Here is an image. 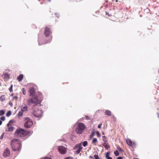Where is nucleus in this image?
Masks as SVG:
<instances>
[{"label": "nucleus", "instance_id": "obj_1", "mask_svg": "<svg viewBox=\"0 0 159 159\" xmlns=\"http://www.w3.org/2000/svg\"><path fill=\"white\" fill-rule=\"evenodd\" d=\"M31 134L30 131L25 130L22 129L18 128L16 131L15 135L18 137H22Z\"/></svg>", "mask_w": 159, "mask_h": 159}, {"label": "nucleus", "instance_id": "obj_2", "mask_svg": "<svg viewBox=\"0 0 159 159\" xmlns=\"http://www.w3.org/2000/svg\"><path fill=\"white\" fill-rule=\"evenodd\" d=\"M11 145L13 150L14 151L19 150L21 148V143L18 139H13L11 142Z\"/></svg>", "mask_w": 159, "mask_h": 159}, {"label": "nucleus", "instance_id": "obj_3", "mask_svg": "<svg viewBox=\"0 0 159 159\" xmlns=\"http://www.w3.org/2000/svg\"><path fill=\"white\" fill-rule=\"evenodd\" d=\"M41 102V101L39 99L38 97L37 96L30 98L27 100V103L29 105H31L32 103L37 105Z\"/></svg>", "mask_w": 159, "mask_h": 159}, {"label": "nucleus", "instance_id": "obj_4", "mask_svg": "<svg viewBox=\"0 0 159 159\" xmlns=\"http://www.w3.org/2000/svg\"><path fill=\"white\" fill-rule=\"evenodd\" d=\"M86 127L84 123H79L78 124L77 127L75 129V132L78 134H82Z\"/></svg>", "mask_w": 159, "mask_h": 159}, {"label": "nucleus", "instance_id": "obj_5", "mask_svg": "<svg viewBox=\"0 0 159 159\" xmlns=\"http://www.w3.org/2000/svg\"><path fill=\"white\" fill-rule=\"evenodd\" d=\"M25 122L24 124V126L26 128H30L33 125V122L32 120L28 117L25 118Z\"/></svg>", "mask_w": 159, "mask_h": 159}, {"label": "nucleus", "instance_id": "obj_6", "mask_svg": "<svg viewBox=\"0 0 159 159\" xmlns=\"http://www.w3.org/2000/svg\"><path fill=\"white\" fill-rule=\"evenodd\" d=\"M32 115L35 117L41 118L42 116L43 112L41 110L36 109L34 110L32 112Z\"/></svg>", "mask_w": 159, "mask_h": 159}, {"label": "nucleus", "instance_id": "obj_7", "mask_svg": "<svg viewBox=\"0 0 159 159\" xmlns=\"http://www.w3.org/2000/svg\"><path fill=\"white\" fill-rule=\"evenodd\" d=\"M58 150L60 153L61 154H65L66 152V148L63 146H58Z\"/></svg>", "mask_w": 159, "mask_h": 159}, {"label": "nucleus", "instance_id": "obj_8", "mask_svg": "<svg viewBox=\"0 0 159 159\" xmlns=\"http://www.w3.org/2000/svg\"><path fill=\"white\" fill-rule=\"evenodd\" d=\"M10 155V151L8 148H7L4 151L3 156L4 157H7Z\"/></svg>", "mask_w": 159, "mask_h": 159}, {"label": "nucleus", "instance_id": "obj_9", "mask_svg": "<svg viewBox=\"0 0 159 159\" xmlns=\"http://www.w3.org/2000/svg\"><path fill=\"white\" fill-rule=\"evenodd\" d=\"M51 33V31L50 29L48 27H46L45 28L44 34L45 35L48 37L49 35Z\"/></svg>", "mask_w": 159, "mask_h": 159}, {"label": "nucleus", "instance_id": "obj_10", "mask_svg": "<svg viewBox=\"0 0 159 159\" xmlns=\"http://www.w3.org/2000/svg\"><path fill=\"white\" fill-rule=\"evenodd\" d=\"M126 143L128 145L130 146H134L135 145V143H132L131 140L129 139H126Z\"/></svg>", "mask_w": 159, "mask_h": 159}, {"label": "nucleus", "instance_id": "obj_11", "mask_svg": "<svg viewBox=\"0 0 159 159\" xmlns=\"http://www.w3.org/2000/svg\"><path fill=\"white\" fill-rule=\"evenodd\" d=\"M29 92L30 93V96L32 97L33 96L35 93L34 89L33 88H32L30 89L29 90Z\"/></svg>", "mask_w": 159, "mask_h": 159}, {"label": "nucleus", "instance_id": "obj_12", "mask_svg": "<svg viewBox=\"0 0 159 159\" xmlns=\"http://www.w3.org/2000/svg\"><path fill=\"white\" fill-rule=\"evenodd\" d=\"M8 128L6 129L7 131L9 132H12L14 130V128L12 125H7Z\"/></svg>", "mask_w": 159, "mask_h": 159}, {"label": "nucleus", "instance_id": "obj_13", "mask_svg": "<svg viewBox=\"0 0 159 159\" xmlns=\"http://www.w3.org/2000/svg\"><path fill=\"white\" fill-rule=\"evenodd\" d=\"M21 111L23 112H25L27 111L28 110V107L27 106L25 105L24 106H22L21 107Z\"/></svg>", "mask_w": 159, "mask_h": 159}, {"label": "nucleus", "instance_id": "obj_14", "mask_svg": "<svg viewBox=\"0 0 159 159\" xmlns=\"http://www.w3.org/2000/svg\"><path fill=\"white\" fill-rule=\"evenodd\" d=\"M24 78V75L23 74H20L17 78V80L18 82L21 81Z\"/></svg>", "mask_w": 159, "mask_h": 159}, {"label": "nucleus", "instance_id": "obj_15", "mask_svg": "<svg viewBox=\"0 0 159 159\" xmlns=\"http://www.w3.org/2000/svg\"><path fill=\"white\" fill-rule=\"evenodd\" d=\"M82 143H79V144H77L76 145H75L74 148V149H76L77 148H82V144H81Z\"/></svg>", "mask_w": 159, "mask_h": 159}, {"label": "nucleus", "instance_id": "obj_16", "mask_svg": "<svg viewBox=\"0 0 159 159\" xmlns=\"http://www.w3.org/2000/svg\"><path fill=\"white\" fill-rule=\"evenodd\" d=\"M111 111L108 110H106L105 112V114L108 116H110L111 115Z\"/></svg>", "mask_w": 159, "mask_h": 159}, {"label": "nucleus", "instance_id": "obj_17", "mask_svg": "<svg viewBox=\"0 0 159 159\" xmlns=\"http://www.w3.org/2000/svg\"><path fill=\"white\" fill-rule=\"evenodd\" d=\"M4 77L5 79H9L10 78L9 75L8 74L5 73L4 74Z\"/></svg>", "mask_w": 159, "mask_h": 159}, {"label": "nucleus", "instance_id": "obj_18", "mask_svg": "<svg viewBox=\"0 0 159 159\" xmlns=\"http://www.w3.org/2000/svg\"><path fill=\"white\" fill-rule=\"evenodd\" d=\"M15 121L14 120H10L8 123L7 124V125H11V124L14 123Z\"/></svg>", "mask_w": 159, "mask_h": 159}, {"label": "nucleus", "instance_id": "obj_19", "mask_svg": "<svg viewBox=\"0 0 159 159\" xmlns=\"http://www.w3.org/2000/svg\"><path fill=\"white\" fill-rule=\"evenodd\" d=\"M23 112H24L22 111H19L18 114V117H20L22 116L23 115Z\"/></svg>", "mask_w": 159, "mask_h": 159}, {"label": "nucleus", "instance_id": "obj_20", "mask_svg": "<svg viewBox=\"0 0 159 159\" xmlns=\"http://www.w3.org/2000/svg\"><path fill=\"white\" fill-rule=\"evenodd\" d=\"M0 100L2 101L5 100V97L4 95H2L0 97Z\"/></svg>", "mask_w": 159, "mask_h": 159}, {"label": "nucleus", "instance_id": "obj_21", "mask_svg": "<svg viewBox=\"0 0 159 159\" xmlns=\"http://www.w3.org/2000/svg\"><path fill=\"white\" fill-rule=\"evenodd\" d=\"M11 111H8L6 113V115L7 117H9L11 115Z\"/></svg>", "mask_w": 159, "mask_h": 159}, {"label": "nucleus", "instance_id": "obj_22", "mask_svg": "<svg viewBox=\"0 0 159 159\" xmlns=\"http://www.w3.org/2000/svg\"><path fill=\"white\" fill-rule=\"evenodd\" d=\"M44 40H39V45H43V44H44L45 43H43Z\"/></svg>", "mask_w": 159, "mask_h": 159}, {"label": "nucleus", "instance_id": "obj_23", "mask_svg": "<svg viewBox=\"0 0 159 159\" xmlns=\"http://www.w3.org/2000/svg\"><path fill=\"white\" fill-rule=\"evenodd\" d=\"M5 111L3 110H0V116L3 115L4 114Z\"/></svg>", "mask_w": 159, "mask_h": 159}, {"label": "nucleus", "instance_id": "obj_24", "mask_svg": "<svg viewBox=\"0 0 159 159\" xmlns=\"http://www.w3.org/2000/svg\"><path fill=\"white\" fill-rule=\"evenodd\" d=\"M82 148H78L76 151L77 153L78 154H79L80 153L81 150L82 149Z\"/></svg>", "mask_w": 159, "mask_h": 159}, {"label": "nucleus", "instance_id": "obj_25", "mask_svg": "<svg viewBox=\"0 0 159 159\" xmlns=\"http://www.w3.org/2000/svg\"><path fill=\"white\" fill-rule=\"evenodd\" d=\"M83 146L85 147L88 145V142L86 141H85L83 143Z\"/></svg>", "mask_w": 159, "mask_h": 159}, {"label": "nucleus", "instance_id": "obj_26", "mask_svg": "<svg viewBox=\"0 0 159 159\" xmlns=\"http://www.w3.org/2000/svg\"><path fill=\"white\" fill-rule=\"evenodd\" d=\"M40 159H52V158L51 157H43Z\"/></svg>", "mask_w": 159, "mask_h": 159}, {"label": "nucleus", "instance_id": "obj_27", "mask_svg": "<svg viewBox=\"0 0 159 159\" xmlns=\"http://www.w3.org/2000/svg\"><path fill=\"white\" fill-rule=\"evenodd\" d=\"M114 154L116 156H117L119 155V153L117 150H116L114 151Z\"/></svg>", "mask_w": 159, "mask_h": 159}, {"label": "nucleus", "instance_id": "obj_28", "mask_svg": "<svg viewBox=\"0 0 159 159\" xmlns=\"http://www.w3.org/2000/svg\"><path fill=\"white\" fill-rule=\"evenodd\" d=\"M22 92L23 94L24 95H25L26 94V92L25 88H23L22 89Z\"/></svg>", "mask_w": 159, "mask_h": 159}, {"label": "nucleus", "instance_id": "obj_29", "mask_svg": "<svg viewBox=\"0 0 159 159\" xmlns=\"http://www.w3.org/2000/svg\"><path fill=\"white\" fill-rule=\"evenodd\" d=\"M95 133L94 132H93L90 135V139H91L94 135Z\"/></svg>", "mask_w": 159, "mask_h": 159}, {"label": "nucleus", "instance_id": "obj_30", "mask_svg": "<svg viewBox=\"0 0 159 159\" xmlns=\"http://www.w3.org/2000/svg\"><path fill=\"white\" fill-rule=\"evenodd\" d=\"M97 141V140L96 138H94L92 141L93 143H94Z\"/></svg>", "mask_w": 159, "mask_h": 159}, {"label": "nucleus", "instance_id": "obj_31", "mask_svg": "<svg viewBox=\"0 0 159 159\" xmlns=\"http://www.w3.org/2000/svg\"><path fill=\"white\" fill-rule=\"evenodd\" d=\"M94 157L95 159H100L98 155H94Z\"/></svg>", "mask_w": 159, "mask_h": 159}, {"label": "nucleus", "instance_id": "obj_32", "mask_svg": "<svg viewBox=\"0 0 159 159\" xmlns=\"http://www.w3.org/2000/svg\"><path fill=\"white\" fill-rule=\"evenodd\" d=\"M110 153V152H108L107 153L106 155V156H105V157H106V158L109 157V155Z\"/></svg>", "mask_w": 159, "mask_h": 159}, {"label": "nucleus", "instance_id": "obj_33", "mask_svg": "<svg viewBox=\"0 0 159 159\" xmlns=\"http://www.w3.org/2000/svg\"><path fill=\"white\" fill-rule=\"evenodd\" d=\"M96 133L97 135V137H100V135L99 132L98 131H97V132H96Z\"/></svg>", "mask_w": 159, "mask_h": 159}, {"label": "nucleus", "instance_id": "obj_34", "mask_svg": "<svg viewBox=\"0 0 159 159\" xmlns=\"http://www.w3.org/2000/svg\"><path fill=\"white\" fill-rule=\"evenodd\" d=\"M0 119L4 121L5 119V117L4 116H2L0 118Z\"/></svg>", "mask_w": 159, "mask_h": 159}, {"label": "nucleus", "instance_id": "obj_35", "mask_svg": "<svg viewBox=\"0 0 159 159\" xmlns=\"http://www.w3.org/2000/svg\"><path fill=\"white\" fill-rule=\"evenodd\" d=\"M85 117L86 119L87 120H90V117H89L88 116H85Z\"/></svg>", "mask_w": 159, "mask_h": 159}, {"label": "nucleus", "instance_id": "obj_36", "mask_svg": "<svg viewBox=\"0 0 159 159\" xmlns=\"http://www.w3.org/2000/svg\"><path fill=\"white\" fill-rule=\"evenodd\" d=\"M12 87H13V85L12 84L11 85L10 89H9V90L10 91V92L12 91V90H12Z\"/></svg>", "mask_w": 159, "mask_h": 159}, {"label": "nucleus", "instance_id": "obj_37", "mask_svg": "<svg viewBox=\"0 0 159 159\" xmlns=\"http://www.w3.org/2000/svg\"><path fill=\"white\" fill-rule=\"evenodd\" d=\"M102 124H99L98 126V127L99 128H101V126H102Z\"/></svg>", "mask_w": 159, "mask_h": 159}, {"label": "nucleus", "instance_id": "obj_38", "mask_svg": "<svg viewBox=\"0 0 159 159\" xmlns=\"http://www.w3.org/2000/svg\"><path fill=\"white\" fill-rule=\"evenodd\" d=\"M4 136V134H2V135L0 137V138L1 139H2Z\"/></svg>", "mask_w": 159, "mask_h": 159}, {"label": "nucleus", "instance_id": "obj_39", "mask_svg": "<svg viewBox=\"0 0 159 159\" xmlns=\"http://www.w3.org/2000/svg\"><path fill=\"white\" fill-rule=\"evenodd\" d=\"M64 159H72L71 157H66Z\"/></svg>", "mask_w": 159, "mask_h": 159}, {"label": "nucleus", "instance_id": "obj_40", "mask_svg": "<svg viewBox=\"0 0 159 159\" xmlns=\"http://www.w3.org/2000/svg\"><path fill=\"white\" fill-rule=\"evenodd\" d=\"M117 159H123V158H122V157H118Z\"/></svg>", "mask_w": 159, "mask_h": 159}, {"label": "nucleus", "instance_id": "obj_41", "mask_svg": "<svg viewBox=\"0 0 159 159\" xmlns=\"http://www.w3.org/2000/svg\"><path fill=\"white\" fill-rule=\"evenodd\" d=\"M13 98L16 99H18V97L17 96H14Z\"/></svg>", "mask_w": 159, "mask_h": 159}, {"label": "nucleus", "instance_id": "obj_42", "mask_svg": "<svg viewBox=\"0 0 159 159\" xmlns=\"http://www.w3.org/2000/svg\"><path fill=\"white\" fill-rule=\"evenodd\" d=\"M107 159H112V158L111 157H109L107 158Z\"/></svg>", "mask_w": 159, "mask_h": 159}, {"label": "nucleus", "instance_id": "obj_43", "mask_svg": "<svg viewBox=\"0 0 159 159\" xmlns=\"http://www.w3.org/2000/svg\"><path fill=\"white\" fill-rule=\"evenodd\" d=\"M89 158H91V159H93V157L92 156H89Z\"/></svg>", "mask_w": 159, "mask_h": 159}, {"label": "nucleus", "instance_id": "obj_44", "mask_svg": "<svg viewBox=\"0 0 159 159\" xmlns=\"http://www.w3.org/2000/svg\"><path fill=\"white\" fill-rule=\"evenodd\" d=\"M2 122L1 120H0V125H2Z\"/></svg>", "mask_w": 159, "mask_h": 159}, {"label": "nucleus", "instance_id": "obj_45", "mask_svg": "<svg viewBox=\"0 0 159 159\" xmlns=\"http://www.w3.org/2000/svg\"><path fill=\"white\" fill-rule=\"evenodd\" d=\"M157 114H158V117L159 118V113H158Z\"/></svg>", "mask_w": 159, "mask_h": 159}, {"label": "nucleus", "instance_id": "obj_46", "mask_svg": "<svg viewBox=\"0 0 159 159\" xmlns=\"http://www.w3.org/2000/svg\"><path fill=\"white\" fill-rule=\"evenodd\" d=\"M113 117L114 118H116V117H115V116H113Z\"/></svg>", "mask_w": 159, "mask_h": 159}, {"label": "nucleus", "instance_id": "obj_47", "mask_svg": "<svg viewBox=\"0 0 159 159\" xmlns=\"http://www.w3.org/2000/svg\"><path fill=\"white\" fill-rule=\"evenodd\" d=\"M105 136H103V140L104 141H105L104 140V138H105Z\"/></svg>", "mask_w": 159, "mask_h": 159}, {"label": "nucleus", "instance_id": "obj_48", "mask_svg": "<svg viewBox=\"0 0 159 159\" xmlns=\"http://www.w3.org/2000/svg\"><path fill=\"white\" fill-rule=\"evenodd\" d=\"M134 159H139L138 158H134Z\"/></svg>", "mask_w": 159, "mask_h": 159}, {"label": "nucleus", "instance_id": "obj_49", "mask_svg": "<svg viewBox=\"0 0 159 159\" xmlns=\"http://www.w3.org/2000/svg\"><path fill=\"white\" fill-rule=\"evenodd\" d=\"M107 14H108V13H106V15H107Z\"/></svg>", "mask_w": 159, "mask_h": 159}]
</instances>
